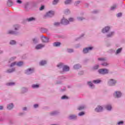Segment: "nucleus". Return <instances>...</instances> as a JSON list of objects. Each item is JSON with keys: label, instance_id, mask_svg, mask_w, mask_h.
<instances>
[{"label": "nucleus", "instance_id": "60", "mask_svg": "<svg viewBox=\"0 0 125 125\" xmlns=\"http://www.w3.org/2000/svg\"><path fill=\"white\" fill-rule=\"evenodd\" d=\"M43 9H44V5H42L41 7L40 8V10L42 11Z\"/></svg>", "mask_w": 125, "mask_h": 125}, {"label": "nucleus", "instance_id": "56", "mask_svg": "<svg viewBox=\"0 0 125 125\" xmlns=\"http://www.w3.org/2000/svg\"><path fill=\"white\" fill-rule=\"evenodd\" d=\"M28 6H29V2H27L26 3H25V4L24 5V8H25V9L28 8Z\"/></svg>", "mask_w": 125, "mask_h": 125}, {"label": "nucleus", "instance_id": "4", "mask_svg": "<svg viewBox=\"0 0 125 125\" xmlns=\"http://www.w3.org/2000/svg\"><path fill=\"white\" fill-rule=\"evenodd\" d=\"M116 83H117V81L115 79H109L108 82V85H110V86H114V85H116Z\"/></svg>", "mask_w": 125, "mask_h": 125}, {"label": "nucleus", "instance_id": "47", "mask_svg": "<svg viewBox=\"0 0 125 125\" xmlns=\"http://www.w3.org/2000/svg\"><path fill=\"white\" fill-rule=\"evenodd\" d=\"M84 112L83 111H82V112H80L79 114H78V116H79V117H82L83 116H84Z\"/></svg>", "mask_w": 125, "mask_h": 125}, {"label": "nucleus", "instance_id": "25", "mask_svg": "<svg viewBox=\"0 0 125 125\" xmlns=\"http://www.w3.org/2000/svg\"><path fill=\"white\" fill-rule=\"evenodd\" d=\"M59 114V112L58 111H54L51 112L50 113V116H56V115H58Z\"/></svg>", "mask_w": 125, "mask_h": 125}, {"label": "nucleus", "instance_id": "13", "mask_svg": "<svg viewBox=\"0 0 125 125\" xmlns=\"http://www.w3.org/2000/svg\"><path fill=\"white\" fill-rule=\"evenodd\" d=\"M87 84L91 89H94L95 88V85L93 84V83H92V81H89L87 82Z\"/></svg>", "mask_w": 125, "mask_h": 125}, {"label": "nucleus", "instance_id": "49", "mask_svg": "<svg viewBox=\"0 0 125 125\" xmlns=\"http://www.w3.org/2000/svg\"><path fill=\"white\" fill-rule=\"evenodd\" d=\"M92 13H93V14H97V13H99V10H94L92 12Z\"/></svg>", "mask_w": 125, "mask_h": 125}, {"label": "nucleus", "instance_id": "1", "mask_svg": "<svg viewBox=\"0 0 125 125\" xmlns=\"http://www.w3.org/2000/svg\"><path fill=\"white\" fill-rule=\"evenodd\" d=\"M14 30H8L7 32V34L8 35H18L19 33V30L20 29V25L16 24L14 26Z\"/></svg>", "mask_w": 125, "mask_h": 125}, {"label": "nucleus", "instance_id": "9", "mask_svg": "<svg viewBox=\"0 0 125 125\" xmlns=\"http://www.w3.org/2000/svg\"><path fill=\"white\" fill-rule=\"evenodd\" d=\"M15 65H17V66H18L19 67H21L23 65V62H14L11 64L10 66L11 67H14V66H15Z\"/></svg>", "mask_w": 125, "mask_h": 125}, {"label": "nucleus", "instance_id": "62", "mask_svg": "<svg viewBox=\"0 0 125 125\" xmlns=\"http://www.w3.org/2000/svg\"><path fill=\"white\" fill-rule=\"evenodd\" d=\"M9 123L10 124V125H13V120L10 119L9 120Z\"/></svg>", "mask_w": 125, "mask_h": 125}, {"label": "nucleus", "instance_id": "10", "mask_svg": "<svg viewBox=\"0 0 125 125\" xmlns=\"http://www.w3.org/2000/svg\"><path fill=\"white\" fill-rule=\"evenodd\" d=\"M61 23L62 25H64V26H66L67 25H69V21L65 19V18H63V19L61 20Z\"/></svg>", "mask_w": 125, "mask_h": 125}, {"label": "nucleus", "instance_id": "42", "mask_svg": "<svg viewBox=\"0 0 125 125\" xmlns=\"http://www.w3.org/2000/svg\"><path fill=\"white\" fill-rule=\"evenodd\" d=\"M15 85V83L13 82H10L7 83V85H9V86H12Z\"/></svg>", "mask_w": 125, "mask_h": 125}, {"label": "nucleus", "instance_id": "11", "mask_svg": "<svg viewBox=\"0 0 125 125\" xmlns=\"http://www.w3.org/2000/svg\"><path fill=\"white\" fill-rule=\"evenodd\" d=\"M41 38L42 42L47 43L49 42V39L43 35L41 36Z\"/></svg>", "mask_w": 125, "mask_h": 125}, {"label": "nucleus", "instance_id": "2", "mask_svg": "<svg viewBox=\"0 0 125 125\" xmlns=\"http://www.w3.org/2000/svg\"><path fill=\"white\" fill-rule=\"evenodd\" d=\"M98 72L100 75H105L109 74V69L106 68H102L99 69Z\"/></svg>", "mask_w": 125, "mask_h": 125}, {"label": "nucleus", "instance_id": "57", "mask_svg": "<svg viewBox=\"0 0 125 125\" xmlns=\"http://www.w3.org/2000/svg\"><path fill=\"white\" fill-rule=\"evenodd\" d=\"M123 15V14L122 13H119L117 14V17H122V16Z\"/></svg>", "mask_w": 125, "mask_h": 125}, {"label": "nucleus", "instance_id": "7", "mask_svg": "<svg viewBox=\"0 0 125 125\" xmlns=\"http://www.w3.org/2000/svg\"><path fill=\"white\" fill-rule=\"evenodd\" d=\"M65 78L64 76H59L58 78V81H57V84H62L63 83V80H65Z\"/></svg>", "mask_w": 125, "mask_h": 125}, {"label": "nucleus", "instance_id": "37", "mask_svg": "<svg viewBox=\"0 0 125 125\" xmlns=\"http://www.w3.org/2000/svg\"><path fill=\"white\" fill-rule=\"evenodd\" d=\"M99 61H101L102 62H103L104 61H106V58H99L98 59Z\"/></svg>", "mask_w": 125, "mask_h": 125}, {"label": "nucleus", "instance_id": "29", "mask_svg": "<svg viewBox=\"0 0 125 125\" xmlns=\"http://www.w3.org/2000/svg\"><path fill=\"white\" fill-rule=\"evenodd\" d=\"M31 87L34 89L36 88H39L40 87V84H33L32 85Z\"/></svg>", "mask_w": 125, "mask_h": 125}, {"label": "nucleus", "instance_id": "34", "mask_svg": "<svg viewBox=\"0 0 125 125\" xmlns=\"http://www.w3.org/2000/svg\"><path fill=\"white\" fill-rule=\"evenodd\" d=\"M66 52H67L68 53H73V52H74V49H71V48H68L66 50Z\"/></svg>", "mask_w": 125, "mask_h": 125}, {"label": "nucleus", "instance_id": "63", "mask_svg": "<svg viewBox=\"0 0 125 125\" xmlns=\"http://www.w3.org/2000/svg\"><path fill=\"white\" fill-rule=\"evenodd\" d=\"M81 46V44H77L75 45V48H79Z\"/></svg>", "mask_w": 125, "mask_h": 125}, {"label": "nucleus", "instance_id": "14", "mask_svg": "<svg viewBox=\"0 0 125 125\" xmlns=\"http://www.w3.org/2000/svg\"><path fill=\"white\" fill-rule=\"evenodd\" d=\"M54 14V12L50 11L44 15V17H52Z\"/></svg>", "mask_w": 125, "mask_h": 125}, {"label": "nucleus", "instance_id": "55", "mask_svg": "<svg viewBox=\"0 0 125 125\" xmlns=\"http://www.w3.org/2000/svg\"><path fill=\"white\" fill-rule=\"evenodd\" d=\"M83 71H80L78 72V75H79V76H82V75H83Z\"/></svg>", "mask_w": 125, "mask_h": 125}, {"label": "nucleus", "instance_id": "18", "mask_svg": "<svg viewBox=\"0 0 125 125\" xmlns=\"http://www.w3.org/2000/svg\"><path fill=\"white\" fill-rule=\"evenodd\" d=\"M96 112H100L103 111V107L100 105H98L95 109Z\"/></svg>", "mask_w": 125, "mask_h": 125}, {"label": "nucleus", "instance_id": "40", "mask_svg": "<svg viewBox=\"0 0 125 125\" xmlns=\"http://www.w3.org/2000/svg\"><path fill=\"white\" fill-rule=\"evenodd\" d=\"M61 99H62V100H65L69 99V97H68V96L66 95H63Z\"/></svg>", "mask_w": 125, "mask_h": 125}, {"label": "nucleus", "instance_id": "54", "mask_svg": "<svg viewBox=\"0 0 125 125\" xmlns=\"http://www.w3.org/2000/svg\"><path fill=\"white\" fill-rule=\"evenodd\" d=\"M102 66H104V67H106L107 66H108V65H109V63H107V62H104L103 63H102Z\"/></svg>", "mask_w": 125, "mask_h": 125}, {"label": "nucleus", "instance_id": "50", "mask_svg": "<svg viewBox=\"0 0 125 125\" xmlns=\"http://www.w3.org/2000/svg\"><path fill=\"white\" fill-rule=\"evenodd\" d=\"M16 58V57H15L11 58L10 59V60H9V63H11V62L13 61V60H14V59H15Z\"/></svg>", "mask_w": 125, "mask_h": 125}, {"label": "nucleus", "instance_id": "3", "mask_svg": "<svg viewBox=\"0 0 125 125\" xmlns=\"http://www.w3.org/2000/svg\"><path fill=\"white\" fill-rule=\"evenodd\" d=\"M33 73H35V68L34 67L29 68L24 71V73L26 75H32Z\"/></svg>", "mask_w": 125, "mask_h": 125}, {"label": "nucleus", "instance_id": "53", "mask_svg": "<svg viewBox=\"0 0 125 125\" xmlns=\"http://www.w3.org/2000/svg\"><path fill=\"white\" fill-rule=\"evenodd\" d=\"M80 3H81V1H75L74 4L76 6H78V5H79V4H80Z\"/></svg>", "mask_w": 125, "mask_h": 125}, {"label": "nucleus", "instance_id": "28", "mask_svg": "<svg viewBox=\"0 0 125 125\" xmlns=\"http://www.w3.org/2000/svg\"><path fill=\"white\" fill-rule=\"evenodd\" d=\"M40 42V39L38 37H35L33 39V42L34 43H38Z\"/></svg>", "mask_w": 125, "mask_h": 125}, {"label": "nucleus", "instance_id": "20", "mask_svg": "<svg viewBox=\"0 0 125 125\" xmlns=\"http://www.w3.org/2000/svg\"><path fill=\"white\" fill-rule=\"evenodd\" d=\"M60 45H61V42H56L53 43V46L54 47H59Z\"/></svg>", "mask_w": 125, "mask_h": 125}, {"label": "nucleus", "instance_id": "12", "mask_svg": "<svg viewBox=\"0 0 125 125\" xmlns=\"http://www.w3.org/2000/svg\"><path fill=\"white\" fill-rule=\"evenodd\" d=\"M70 71V67H69L67 65H64L62 67V70L61 73L62 74V73H64V72H69Z\"/></svg>", "mask_w": 125, "mask_h": 125}, {"label": "nucleus", "instance_id": "31", "mask_svg": "<svg viewBox=\"0 0 125 125\" xmlns=\"http://www.w3.org/2000/svg\"><path fill=\"white\" fill-rule=\"evenodd\" d=\"M27 91H28V88H27L26 87H22L21 88L22 93H25L27 92Z\"/></svg>", "mask_w": 125, "mask_h": 125}, {"label": "nucleus", "instance_id": "61", "mask_svg": "<svg viewBox=\"0 0 125 125\" xmlns=\"http://www.w3.org/2000/svg\"><path fill=\"white\" fill-rule=\"evenodd\" d=\"M69 13H70V10L67 9L65 10V13H66V14H69Z\"/></svg>", "mask_w": 125, "mask_h": 125}, {"label": "nucleus", "instance_id": "64", "mask_svg": "<svg viewBox=\"0 0 125 125\" xmlns=\"http://www.w3.org/2000/svg\"><path fill=\"white\" fill-rule=\"evenodd\" d=\"M25 113L24 112H20L19 113V115L20 116H23Z\"/></svg>", "mask_w": 125, "mask_h": 125}, {"label": "nucleus", "instance_id": "52", "mask_svg": "<svg viewBox=\"0 0 125 125\" xmlns=\"http://www.w3.org/2000/svg\"><path fill=\"white\" fill-rule=\"evenodd\" d=\"M22 2H23L21 0H17L16 3H18V4H21Z\"/></svg>", "mask_w": 125, "mask_h": 125}, {"label": "nucleus", "instance_id": "45", "mask_svg": "<svg viewBox=\"0 0 125 125\" xmlns=\"http://www.w3.org/2000/svg\"><path fill=\"white\" fill-rule=\"evenodd\" d=\"M61 24V22H56L54 23V25L56 27H58L59 26H60V24Z\"/></svg>", "mask_w": 125, "mask_h": 125}, {"label": "nucleus", "instance_id": "30", "mask_svg": "<svg viewBox=\"0 0 125 125\" xmlns=\"http://www.w3.org/2000/svg\"><path fill=\"white\" fill-rule=\"evenodd\" d=\"M93 83H95V84H97L98 83H101V80H95L92 81Z\"/></svg>", "mask_w": 125, "mask_h": 125}, {"label": "nucleus", "instance_id": "36", "mask_svg": "<svg viewBox=\"0 0 125 125\" xmlns=\"http://www.w3.org/2000/svg\"><path fill=\"white\" fill-rule=\"evenodd\" d=\"M72 2V0H66L64 1L65 4H71V3Z\"/></svg>", "mask_w": 125, "mask_h": 125}, {"label": "nucleus", "instance_id": "38", "mask_svg": "<svg viewBox=\"0 0 125 125\" xmlns=\"http://www.w3.org/2000/svg\"><path fill=\"white\" fill-rule=\"evenodd\" d=\"M85 107V106L84 105H81L79 106L78 109V110H79V111H81L82 110H83V109H84Z\"/></svg>", "mask_w": 125, "mask_h": 125}, {"label": "nucleus", "instance_id": "59", "mask_svg": "<svg viewBox=\"0 0 125 125\" xmlns=\"http://www.w3.org/2000/svg\"><path fill=\"white\" fill-rule=\"evenodd\" d=\"M33 107L35 109H37V108H39V104H35L33 105Z\"/></svg>", "mask_w": 125, "mask_h": 125}, {"label": "nucleus", "instance_id": "48", "mask_svg": "<svg viewBox=\"0 0 125 125\" xmlns=\"http://www.w3.org/2000/svg\"><path fill=\"white\" fill-rule=\"evenodd\" d=\"M124 122L123 121H119L117 123V125H124Z\"/></svg>", "mask_w": 125, "mask_h": 125}, {"label": "nucleus", "instance_id": "46", "mask_svg": "<svg viewBox=\"0 0 125 125\" xmlns=\"http://www.w3.org/2000/svg\"><path fill=\"white\" fill-rule=\"evenodd\" d=\"M58 1H59V0H54L53 1V4L54 5L57 4V3H58Z\"/></svg>", "mask_w": 125, "mask_h": 125}, {"label": "nucleus", "instance_id": "43", "mask_svg": "<svg viewBox=\"0 0 125 125\" xmlns=\"http://www.w3.org/2000/svg\"><path fill=\"white\" fill-rule=\"evenodd\" d=\"M99 68V65L96 64L93 67V70H97Z\"/></svg>", "mask_w": 125, "mask_h": 125}, {"label": "nucleus", "instance_id": "16", "mask_svg": "<svg viewBox=\"0 0 125 125\" xmlns=\"http://www.w3.org/2000/svg\"><path fill=\"white\" fill-rule=\"evenodd\" d=\"M77 118L78 116L76 114H71L68 117L69 120H77Z\"/></svg>", "mask_w": 125, "mask_h": 125}, {"label": "nucleus", "instance_id": "8", "mask_svg": "<svg viewBox=\"0 0 125 125\" xmlns=\"http://www.w3.org/2000/svg\"><path fill=\"white\" fill-rule=\"evenodd\" d=\"M110 30H111V27L109 26H105L102 29V33H103V34H106L108 33Z\"/></svg>", "mask_w": 125, "mask_h": 125}, {"label": "nucleus", "instance_id": "32", "mask_svg": "<svg viewBox=\"0 0 125 125\" xmlns=\"http://www.w3.org/2000/svg\"><path fill=\"white\" fill-rule=\"evenodd\" d=\"M15 71V68H13L11 69H9L8 70H7V73H13Z\"/></svg>", "mask_w": 125, "mask_h": 125}, {"label": "nucleus", "instance_id": "51", "mask_svg": "<svg viewBox=\"0 0 125 125\" xmlns=\"http://www.w3.org/2000/svg\"><path fill=\"white\" fill-rule=\"evenodd\" d=\"M69 22H74L75 21V19L73 18H70L68 19Z\"/></svg>", "mask_w": 125, "mask_h": 125}, {"label": "nucleus", "instance_id": "33", "mask_svg": "<svg viewBox=\"0 0 125 125\" xmlns=\"http://www.w3.org/2000/svg\"><path fill=\"white\" fill-rule=\"evenodd\" d=\"M122 50H123V48H120L116 50L115 54L117 55V54H119L121 53V52H122Z\"/></svg>", "mask_w": 125, "mask_h": 125}, {"label": "nucleus", "instance_id": "6", "mask_svg": "<svg viewBox=\"0 0 125 125\" xmlns=\"http://www.w3.org/2000/svg\"><path fill=\"white\" fill-rule=\"evenodd\" d=\"M122 92H121V91H116L113 93V96L115 98H121V97H122Z\"/></svg>", "mask_w": 125, "mask_h": 125}, {"label": "nucleus", "instance_id": "22", "mask_svg": "<svg viewBox=\"0 0 125 125\" xmlns=\"http://www.w3.org/2000/svg\"><path fill=\"white\" fill-rule=\"evenodd\" d=\"M47 63V62L46 60H42L39 62V65H40V66H44V65H46Z\"/></svg>", "mask_w": 125, "mask_h": 125}, {"label": "nucleus", "instance_id": "19", "mask_svg": "<svg viewBox=\"0 0 125 125\" xmlns=\"http://www.w3.org/2000/svg\"><path fill=\"white\" fill-rule=\"evenodd\" d=\"M115 31H111L106 35V38H113L115 36Z\"/></svg>", "mask_w": 125, "mask_h": 125}, {"label": "nucleus", "instance_id": "24", "mask_svg": "<svg viewBox=\"0 0 125 125\" xmlns=\"http://www.w3.org/2000/svg\"><path fill=\"white\" fill-rule=\"evenodd\" d=\"M26 21H28V22H32L33 21H36V18L30 17V18H27L26 19Z\"/></svg>", "mask_w": 125, "mask_h": 125}, {"label": "nucleus", "instance_id": "17", "mask_svg": "<svg viewBox=\"0 0 125 125\" xmlns=\"http://www.w3.org/2000/svg\"><path fill=\"white\" fill-rule=\"evenodd\" d=\"M43 47H44V44H39L36 46L35 48L37 50H39L40 49H42V48H43Z\"/></svg>", "mask_w": 125, "mask_h": 125}, {"label": "nucleus", "instance_id": "41", "mask_svg": "<svg viewBox=\"0 0 125 125\" xmlns=\"http://www.w3.org/2000/svg\"><path fill=\"white\" fill-rule=\"evenodd\" d=\"M84 18L82 17H77V20L78 21H83V20H84Z\"/></svg>", "mask_w": 125, "mask_h": 125}, {"label": "nucleus", "instance_id": "35", "mask_svg": "<svg viewBox=\"0 0 125 125\" xmlns=\"http://www.w3.org/2000/svg\"><path fill=\"white\" fill-rule=\"evenodd\" d=\"M48 30L46 28H41V31L42 33H47Z\"/></svg>", "mask_w": 125, "mask_h": 125}, {"label": "nucleus", "instance_id": "27", "mask_svg": "<svg viewBox=\"0 0 125 125\" xmlns=\"http://www.w3.org/2000/svg\"><path fill=\"white\" fill-rule=\"evenodd\" d=\"M57 67L59 68V69H62V68H63V67H64V63L60 62L57 64Z\"/></svg>", "mask_w": 125, "mask_h": 125}, {"label": "nucleus", "instance_id": "23", "mask_svg": "<svg viewBox=\"0 0 125 125\" xmlns=\"http://www.w3.org/2000/svg\"><path fill=\"white\" fill-rule=\"evenodd\" d=\"M14 107V105H13V104L10 103L7 105V108L8 110H11Z\"/></svg>", "mask_w": 125, "mask_h": 125}, {"label": "nucleus", "instance_id": "58", "mask_svg": "<svg viewBox=\"0 0 125 125\" xmlns=\"http://www.w3.org/2000/svg\"><path fill=\"white\" fill-rule=\"evenodd\" d=\"M109 53H114L115 50L114 49H111L108 51Z\"/></svg>", "mask_w": 125, "mask_h": 125}, {"label": "nucleus", "instance_id": "21", "mask_svg": "<svg viewBox=\"0 0 125 125\" xmlns=\"http://www.w3.org/2000/svg\"><path fill=\"white\" fill-rule=\"evenodd\" d=\"M105 109H106L107 111H112V105L110 104H106L105 106Z\"/></svg>", "mask_w": 125, "mask_h": 125}, {"label": "nucleus", "instance_id": "44", "mask_svg": "<svg viewBox=\"0 0 125 125\" xmlns=\"http://www.w3.org/2000/svg\"><path fill=\"white\" fill-rule=\"evenodd\" d=\"M10 44L13 45L14 44H16V41L14 40H12L10 42Z\"/></svg>", "mask_w": 125, "mask_h": 125}, {"label": "nucleus", "instance_id": "15", "mask_svg": "<svg viewBox=\"0 0 125 125\" xmlns=\"http://www.w3.org/2000/svg\"><path fill=\"white\" fill-rule=\"evenodd\" d=\"M73 68L74 70H79L82 68V65L80 63H77L73 65Z\"/></svg>", "mask_w": 125, "mask_h": 125}, {"label": "nucleus", "instance_id": "26", "mask_svg": "<svg viewBox=\"0 0 125 125\" xmlns=\"http://www.w3.org/2000/svg\"><path fill=\"white\" fill-rule=\"evenodd\" d=\"M7 4L8 6H12V5H13V1H12V0H8Z\"/></svg>", "mask_w": 125, "mask_h": 125}, {"label": "nucleus", "instance_id": "5", "mask_svg": "<svg viewBox=\"0 0 125 125\" xmlns=\"http://www.w3.org/2000/svg\"><path fill=\"white\" fill-rule=\"evenodd\" d=\"M92 49H93V47L91 46L84 48L83 50V54H87V53H88Z\"/></svg>", "mask_w": 125, "mask_h": 125}, {"label": "nucleus", "instance_id": "39", "mask_svg": "<svg viewBox=\"0 0 125 125\" xmlns=\"http://www.w3.org/2000/svg\"><path fill=\"white\" fill-rule=\"evenodd\" d=\"M117 8V5L114 4L110 8V10H115Z\"/></svg>", "mask_w": 125, "mask_h": 125}]
</instances>
